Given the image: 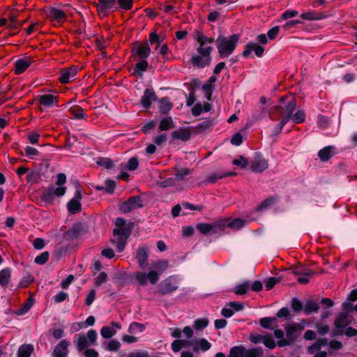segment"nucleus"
Listing matches in <instances>:
<instances>
[{"instance_id": "obj_15", "label": "nucleus", "mask_w": 357, "mask_h": 357, "mask_svg": "<svg viewBox=\"0 0 357 357\" xmlns=\"http://www.w3.org/2000/svg\"><path fill=\"white\" fill-rule=\"evenodd\" d=\"M78 68L77 67H71L62 70L59 81L63 84L68 83L75 79L77 74Z\"/></svg>"}, {"instance_id": "obj_7", "label": "nucleus", "mask_w": 357, "mask_h": 357, "mask_svg": "<svg viewBox=\"0 0 357 357\" xmlns=\"http://www.w3.org/2000/svg\"><path fill=\"white\" fill-rule=\"evenodd\" d=\"M354 321L352 316L347 313H339L334 321L335 334L342 335L344 334V329L352 324Z\"/></svg>"}, {"instance_id": "obj_36", "label": "nucleus", "mask_w": 357, "mask_h": 357, "mask_svg": "<svg viewBox=\"0 0 357 357\" xmlns=\"http://www.w3.org/2000/svg\"><path fill=\"white\" fill-rule=\"evenodd\" d=\"M293 273L296 275H305V276H312L314 272L308 268L303 266L295 267L293 270Z\"/></svg>"}, {"instance_id": "obj_26", "label": "nucleus", "mask_w": 357, "mask_h": 357, "mask_svg": "<svg viewBox=\"0 0 357 357\" xmlns=\"http://www.w3.org/2000/svg\"><path fill=\"white\" fill-rule=\"evenodd\" d=\"M33 351V346L32 344H23L18 349L17 357H30Z\"/></svg>"}, {"instance_id": "obj_6", "label": "nucleus", "mask_w": 357, "mask_h": 357, "mask_svg": "<svg viewBox=\"0 0 357 357\" xmlns=\"http://www.w3.org/2000/svg\"><path fill=\"white\" fill-rule=\"evenodd\" d=\"M194 39L199 44V46L197 48V52L211 54L213 50L211 45L214 41L213 38L206 36L199 31H195L194 33Z\"/></svg>"}, {"instance_id": "obj_29", "label": "nucleus", "mask_w": 357, "mask_h": 357, "mask_svg": "<svg viewBox=\"0 0 357 357\" xmlns=\"http://www.w3.org/2000/svg\"><path fill=\"white\" fill-rule=\"evenodd\" d=\"M276 319L275 317H264L259 320L260 325L267 329H273L276 327Z\"/></svg>"}, {"instance_id": "obj_61", "label": "nucleus", "mask_w": 357, "mask_h": 357, "mask_svg": "<svg viewBox=\"0 0 357 357\" xmlns=\"http://www.w3.org/2000/svg\"><path fill=\"white\" fill-rule=\"evenodd\" d=\"M39 178V174L36 172H29L26 176V179L29 183H36Z\"/></svg>"}, {"instance_id": "obj_51", "label": "nucleus", "mask_w": 357, "mask_h": 357, "mask_svg": "<svg viewBox=\"0 0 357 357\" xmlns=\"http://www.w3.org/2000/svg\"><path fill=\"white\" fill-rule=\"evenodd\" d=\"M107 280V275L105 272H101L94 280V284L96 287L100 286L105 283Z\"/></svg>"}, {"instance_id": "obj_35", "label": "nucleus", "mask_w": 357, "mask_h": 357, "mask_svg": "<svg viewBox=\"0 0 357 357\" xmlns=\"http://www.w3.org/2000/svg\"><path fill=\"white\" fill-rule=\"evenodd\" d=\"M264 352L261 347H256L247 350L245 349V357H263Z\"/></svg>"}, {"instance_id": "obj_18", "label": "nucleus", "mask_w": 357, "mask_h": 357, "mask_svg": "<svg viewBox=\"0 0 357 357\" xmlns=\"http://www.w3.org/2000/svg\"><path fill=\"white\" fill-rule=\"evenodd\" d=\"M252 51L258 57H261L264 54V48L257 43H248L246 45L243 54L244 56L248 57Z\"/></svg>"}, {"instance_id": "obj_52", "label": "nucleus", "mask_w": 357, "mask_h": 357, "mask_svg": "<svg viewBox=\"0 0 357 357\" xmlns=\"http://www.w3.org/2000/svg\"><path fill=\"white\" fill-rule=\"evenodd\" d=\"M49 259V252H44L41 253L40 255H38L35 259L34 261L38 264H45Z\"/></svg>"}, {"instance_id": "obj_39", "label": "nucleus", "mask_w": 357, "mask_h": 357, "mask_svg": "<svg viewBox=\"0 0 357 357\" xmlns=\"http://www.w3.org/2000/svg\"><path fill=\"white\" fill-rule=\"evenodd\" d=\"M145 329L144 325L142 324H139L137 322H132L130 324L129 328H128V332L130 334H136L137 333H141L144 331Z\"/></svg>"}, {"instance_id": "obj_32", "label": "nucleus", "mask_w": 357, "mask_h": 357, "mask_svg": "<svg viewBox=\"0 0 357 357\" xmlns=\"http://www.w3.org/2000/svg\"><path fill=\"white\" fill-rule=\"evenodd\" d=\"M172 128H174V122L171 116H167L161 120L159 125V130L160 131L167 130Z\"/></svg>"}, {"instance_id": "obj_45", "label": "nucleus", "mask_w": 357, "mask_h": 357, "mask_svg": "<svg viewBox=\"0 0 357 357\" xmlns=\"http://www.w3.org/2000/svg\"><path fill=\"white\" fill-rule=\"evenodd\" d=\"M196 228L201 234H206L213 229V226L208 223H198Z\"/></svg>"}, {"instance_id": "obj_55", "label": "nucleus", "mask_w": 357, "mask_h": 357, "mask_svg": "<svg viewBox=\"0 0 357 357\" xmlns=\"http://www.w3.org/2000/svg\"><path fill=\"white\" fill-rule=\"evenodd\" d=\"M24 151L26 155L30 159H33L34 157L37 156L39 153L36 149L31 146H26Z\"/></svg>"}, {"instance_id": "obj_17", "label": "nucleus", "mask_w": 357, "mask_h": 357, "mask_svg": "<svg viewBox=\"0 0 357 357\" xmlns=\"http://www.w3.org/2000/svg\"><path fill=\"white\" fill-rule=\"evenodd\" d=\"M45 14L51 20L58 22L64 21L66 17L64 11L54 7L49 8Z\"/></svg>"}, {"instance_id": "obj_57", "label": "nucleus", "mask_w": 357, "mask_h": 357, "mask_svg": "<svg viewBox=\"0 0 357 357\" xmlns=\"http://www.w3.org/2000/svg\"><path fill=\"white\" fill-rule=\"evenodd\" d=\"M225 177V175L223 174V173H218V172H214V173H212L207 178H206V181L207 182H209V183H215L217 180L220 179V178H222Z\"/></svg>"}, {"instance_id": "obj_11", "label": "nucleus", "mask_w": 357, "mask_h": 357, "mask_svg": "<svg viewBox=\"0 0 357 357\" xmlns=\"http://www.w3.org/2000/svg\"><path fill=\"white\" fill-rule=\"evenodd\" d=\"M268 167V161L261 155H256L251 162L250 168L254 172H262Z\"/></svg>"}, {"instance_id": "obj_13", "label": "nucleus", "mask_w": 357, "mask_h": 357, "mask_svg": "<svg viewBox=\"0 0 357 357\" xmlns=\"http://www.w3.org/2000/svg\"><path fill=\"white\" fill-rule=\"evenodd\" d=\"M66 188L65 187L59 186L58 188H48L43 195V199L47 202H52L54 197L63 196L66 192Z\"/></svg>"}, {"instance_id": "obj_5", "label": "nucleus", "mask_w": 357, "mask_h": 357, "mask_svg": "<svg viewBox=\"0 0 357 357\" xmlns=\"http://www.w3.org/2000/svg\"><path fill=\"white\" fill-rule=\"evenodd\" d=\"M98 339V333L90 329L86 334L78 333L75 335L73 343L78 351H82L90 346L95 345Z\"/></svg>"}, {"instance_id": "obj_38", "label": "nucleus", "mask_w": 357, "mask_h": 357, "mask_svg": "<svg viewBox=\"0 0 357 357\" xmlns=\"http://www.w3.org/2000/svg\"><path fill=\"white\" fill-rule=\"evenodd\" d=\"M277 200L275 197H270L263 201L257 208V211H263L272 206Z\"/></svg>"}, {"instance_id": "obj_58", "label": "nucleus", "mask_w": 357, "mask_h": 357, "mask_svg": "<svg viewBox=\"0 0 357 357\" xmlns=\"http://www.w3.org/2000/svg\"><path fill=\"white\" fill-rule=\"evenodd\" d=\"M97 164L103 166L107 169H110L113 167V162L109 158H102L97 161Z\"/></svg>"}, {"instance_id": "obj_53", "label": "nucleus", "mask_w": 357, "mask_h": 357, "mask_svg": "<svg viewBox=\"0 0 357 357\" xmlns=\"http://www.w3.org/2000/svg\"><path fill=\"white\" fill-rule=\"evenodd\" d=\"M263 344L269 349H274L276 347V344L271 335H265Z\"/></svg>"}, {"instance_id": "obj_16", "label": "nucleus", "mask_w": 357, "mask_h": 357, "mask_svg": "<svg viewBox=\"0 0 357 357\" xmlns=\"http://www.w3.org/2000/svg\"><path fill=\"white\" fill-rule=\"evenodd\" d=\"M69 344L70 343L68 340H61L52 352L53 357H67Z\"/></svg>"}, {"instance_id": "obj_43", "label": "nucleus", "mask_w": 357, "mask_h": 357, "mask_svg": "<svg viewBox=\"0 0 357 357\" xmlns=\"http://www.w3.org/2000/svg\"><path fill=\"white\" fill-rule=\"evenodd\" d=\"M121 346V342L114 339L107 343L106 349L109 351H116L120 349Z\"/></svg>"}, {"instance_id": "obj_62", "label": "nucleus", "mask_w": 357, "mask_h": 357, "mask_svg": "<svg viewBox=\"0 0 357 357\" xmlns=\"http://www.w3.org/2000/svg\"><path fill=\"white\" fill-rule=\"evenodd\" d=\"M243 142V137L241 134L240 133H236L233 135V137L231 139V143L236 146H239Z\"/></svg>"}, {"instance_id": "obj_21", "label": "nucleus", "mask_w": 357, "mask_h": 357, "mask_svg": "<svg viewBox=\"0 0 357 357\" xmlns=\"http://www.w3.org/2000/svg\"><path fill=\"white\" fill-rule=\"evenodd\" d=\"M31 63V59L29 57L17 60L15 63V73L17 75L22 73L26 69L28 68Z\"/></svg>"}, {"instance_id": "obj_14", "label": "nucleus", "mask_w": 357, "mask_h": 357, "mask_svg": "<svg viewBox=\"0 0 357 357\" xmlns=\"http://www.w3.org/2000/svg\"><path fill=\"white\" fill-rule=\"evenodd\" d=\"M148 249L145 247L139 248L136 252V259L141 269H145L149 264Z\"/></svg>"}, {"instance_id": "obj_63", "label": "nucleus", "mask_w": 357, "mask_h": 357, "mask_svg": "<svg viewBox=\"0 0 357 357\" xmlns=\"http://www.w3.org/2000/svg\"><path fill=\"white\" fill-rule=\"evenodd\" d=\"M84 353V356L85 357H98V352L93 349H86L84 351H82Z\"/></svg>"}, {"instance_id": "obj_47", "label": "nucleus", "mask_w": 357, "mask_h": 357, "mask_svg": "<svg viewBox=\"0 0 357 357\" xmlns=\"http://www.w3.org/2000/svg\"><path fill=\"white\" fill-rule=\"evenodd\" d=\"M209 324L207 319H197L194 321L193 327L196 330H202L205 328Z\"/></svg>"}, {"instance_id": "obj_33", "label": "nucleus", "mask_w": 357, "mask_h": 357, "mask_svg": "<svg viewBox=\"0 0 357 357\" xmlns=\"http://www.w3.org/2000/svg\"><path fill=\"white\" fill-rule=\"evenodd\" d=\"M319 309V304L312 301H309L305 303V305L304 307V312L306 314H310L312 312H317Z\"/></svg>"}, {"instance_id": "obj_10", "label": "nucleus", "mask_w": 357, "mask_h": 357, "mask_svg": "<svg viewBox=\"0 0 357 357\" xmlns=\"http://www.w3.org/2000/svg\"><path fill=\"white\" fill-rule=\"evenodd\" d=\"M142 206L143 204L140 197L134 196L122 203L120 206V210L123 213H126Z\"/></svg>"}, {"instance_id": "obj_64", "label": "nucleus", "mask_w": 357, "mask_h": 357, "mask_svg": "<svg viewBox=\"0 0 357 357\" xmlns=\"http://www.w3.org/2000/svg\"><path fill=\"white\" fill-rule=\"evenodd\" d=\"M128 357H151L149 353L146 351H135L129 354Z\"/></svg>"}, {"instance_id": "obj_31", "label": "nucleus", "mask_w": 357, "mask_h": 357, "mask_svg": "<svg viewBox=\"0 0 357 357\" xmlns=\"http://www.w3.org/2000/svg\"><path fill=\"white\" fill-rule=\"evenodd\" d=\"M11 275V271L9 268H4L0 271V284L3 287L7 286Z\"/></svg>"}, {"instance_id": "obj_20", "label": "nucleus", "mask_w": 357, "mask_h": 357, "mask_svg": "<svg viewBox=\"0 0 357 357\" xmlns=\"http://www.w3.org/2000/svg\"><path fill=\"white\" fill-rule=\"evenodd\" d=\"M156 100V95L153 90L146 89L144 93V96L141 99V104L144 108H149L151 107L152 101Z\"/></svg>"}, {"instance_id": "obj_41", "label": "nucleus", "mask_w": 357, "mask_h": 357, "mask_svg": "<svg viewBox=\"0 0 357 357\" xmlns=\"http://www.w3.org/2000/svg\"><path fill=\"white\" fill-rule=\"evenodd\" d=\"M70 112L76 119H85L86 115L84 114V109L80 107H74L70 108Z\"/></svg>"}, {"instance_id": "obj_27", "label": "nucleus", "mask_w": 357, "mask_h": 357, "mask_svg": "<svg viewBox=\"0 0 357 357\" xmlns=\"http://www.w3.org/2000/svg\"><path fill=\"white\" fill-rule=\"evenodd\" d=\"M114 238L112 239V243L114 244H116L117 250L119 252H121L123 251L125 246L127 243V239L128 238L123 237V236H114Z\"/></svg>"}, {"instance_id": "obj_1", "label": "nucleus", "mask_w": 357, "mask_h": 357, "mask_svg": "<svg viewBox=\"0 0 357 357\" xmlns=\"http://www.w3.org/2000/svg\"><path fill=\"white\" fill-rule=\"evenodd\" d=\"M296 108V102L295 99L289 100L284 106H275L274 109L280 113V121L275 128V133L278 135L282 131L284 126L291 120L294 123H303L305 119V114L303 110L298 109L295 114H293Z\"/></svg>"}, {"instance_id": "obj_44", "label": "nucleus", "mask_w": 357, "mask_h": 357, "mask_svg": "<svg viewBox=\"0 0 357 357\" xmlns=\"http://www.w3.org/2000/svg\"><path fill=\"white\" fill-rule=\"evenodd\" d=\"M249 288V282H245L243 284L237 285L234 288V292L237 295H243L248 291Z\"/></svg>"}, {"instance_id": "obj_23", "label": "nucleus", "mask_w": 357, "mask_h": 357, "mask_svg": "<svg viewBox=\"0 0 357 357\" xmlns=\"http://www.w3.org/2000/svg\"><path fill=\"white\" fill-rule=\"evenodd\" d=\"M116 0H98V3L97 4V10L100 14H102L105 15L106 14V11L110 8H112Z\"/></svg>"}, {"instance_id": "obj_8", "label": "nucleus", "mask_w": 357, "mask_h": 357, "mask_svg": "<svg viewBox=\"0 0 357 357\" xmlns=\"http://www.w3.org/2000/svg\"><path fill=\"white\" fill-rule=\"evenodd\" d=\"M178 287V280L175 276H169L163 280L159 284L160 292L168 294L176 291Z\"/></svg>"}, {"instance_id": "obj_28", "label": "nucleus", "mask_w": 357, "mask_h": 357, "mask_svg": "<svg viewBox=\"0 0 357 357\" xmlns=\"http://www.w3.org/2000/svg\"><path fill=\"white\" fill-rule=\"evenodd\" d=\"M172 103L169 98H163L159 100L160 112L162 114L168 113L172 108Z\"/></svg>"}, {"instance_id": "obj_48", "label": "nucleus", "mask_w": 357, "mask_h": 357, "mask_svg": "<svg viewBox=\"0 0 357 357\" xmlns=\"http://www.w3.org/2000/svg\"><path fill=\"white\" fill-rule=\"evenodd\" d=\"M188 340H176L172 343V349L174 352H178L182 347L188 346L186 344Z\"/></svg>"}, {"instance_id": "obj_24", "label": "nucleus", "mask_w": 357, "mask_h": 357, "mask_svg": "<svg viewBox=\"0 0 357 357\" xmlns=\"http://www.w3.org/2000/svg\"><path fill=\"white\" fill-rule=\"evenodd\" d=\"M39 100L42 105L46 107H50L56 104L57 98L52 94H45L40 96Z\"/></svg>"}, {"instance_id": "obj_50", "label": "nucleus", "mask_w": 357, "mask_h": 357, "mask_svg": "<svg viewBox=\"0 0 357 357\" xmlns=\"http://www.w3.org/2000/svg\"><path fill=\"white\" fill-rule=\"evenodd\" d=\"M232 164L234 165H237V166L240 167L242 169H244V168L248 167L249 162H248V160L247 158H245L243 155H241L239 157V158L234 159L232 161Z\"/></svg>"}, {"instance_id": "obj_42", "label": "nucleus", "mask_w": 357, "mask_h": 357, "mask_svg": "<svg viewBox=\"0 0 357 357\" xmlns=\"http://www.w3.org/2000/svg\"><path fill=\"white\" fill-rule=\"evenodd\" d=\"M319 157L321 161H327L331 157V147H325L320 150L318 153Z\"/></svg>"}, {"instance_id": "obj_19", "label": "nucleus", "mask_w": 357, "mask_h": 357, "mask_svg": "<svg viewBox=\"0 0 357 357\" xmlns=\"http://www.w3.org/2000/svg\"><path fill=\"white\" fill-rule=\"evenodd\" d=\"M191 137V130L188 128H181L172 132V139H180L186 142Z\"/></svg>"}, {"instance_id": "obj_60", "label": "nucleus", "mask_w": 357, "mask_h": 357, "mask_svg": "<svg viewBox=\"0 0 357 357\" xmlns=\"http://www.w3.org/2000/svg\"><path fill=\"white\" fill-rule=\"evenodd\" d=\"M291 307L296 312H300L303 308L301 302L296 298L292 299Z\"/></svg>"}, {"instance_id": "obj_56", "label": "nucleus", "mask_w": 357, "mask_h": 357, "mask_svg": "<svg viewBox=\"0 0 357 357\" xmlns=\"http://www.w3.org/2000/svg\"><path fill=\"white\" fill-rule=\"evenodd\" d=\"M121 9L128 10L132 8L133 0H118Z\"/></svg>"}, {"instance_id": "obj_2", "label": "nucleus", "mask_w": 357, "mask_h": 357, "mask_svg": "<svg viewBox=\"0 0 357 357\" xmlns=\"http://www.w3.org/2000/svg\"><path fill=\"white\" fill-rule=\"evenodd\" d=\"M169 266L167 260H159L151 264L150 270L146 272L137 271L133 274V278L141 285H146L149 282L151 284H155L158 280L160 275L165 271Z\"/></svg>"}, {"instance_id": "obj_49", "label": "nucleus", "mask_w": 357, "mask_h": 357, "mask_svg": "<svg viewBox=\"0 0 357 357\" xmlns=\"http://www.w3.org/2000/svg\"><path fill=\"white\" fill-rule=\"evenodd\" d=\"M33 305V299L29 298L26 302L22 305V307L19 309L17 312V314L19 315H22L26 312H27L31 307Z\"/></svg>"}, {"instance_id": "obj_34", "label": "nucleus", "mask_w": 357, "mask_h": 357, "mask_svg": "<svg viewBox=\"0 0 357 357\" xmlns=\"http://www.w3.org/2000/svg\"><path fill=\"white\" fill-rule=\"evenodd\" d=\"M68 209L69 212L72 214H75L77 212L79 211L81 209V204L80 202L77 199H72L68 203Z\"/></svg>"}, {"instance_id": "obj_40", "label": "nucleus", "mask_w": 357, "mask_h": 357, "mask_svg": "<svg viewBox=\"0 0 357 357\" xmlns=\"http://www.w3.org/2000/svg\"><path fill=\"white\" fill-rule=\"evenodd\" d=\"M245 225V220L241 218H236L228 223V227L235 230L242 228Z\"/></svg>"}, {"instance_id": "obj_25", "label": "nucleus", "mask_w": 357, "mask_h": 357, "mask_svg": "<svg viewBox=\"0 0 357 357\" xmlns=\"http://www.w3.org/2000/svg\"><path fill=\"white\" fill-rule=\"evenodd\" d=\"M132 228V224H130V225H126V227L115 228L113 230V234L114 236H121L128 238L131 234Z\"/></svg>"}, {"instance_id": "obj_22", "label": "nucleus", "mask_w": 357, "mask_h": 357, "mask_svg": "<svg viewBox=\"0 0 357 357\" xmlns=\"http://www.w3.org/2000/svg\"><path fill=\"white\" fill-rule=\"evenodd\" d=\"M134 51L135 52L136 55L143 59H145L149 57L151 52V48L149 46L148 43L145 42L142 44H138L135 47Z\"/></svg>"}, {"instance_id": "obj_30", "label": "nucleus", "mask_w": 357, "mask_h": 357, "mask_svg": "<svg viewBox=\"0 0 357 357\" xmlns=\"http://www.w3.org/2000/svg\"><path fill=\"white\" fill-rule=\"evenodd\" d=\"M245 348L241 346H235L231 348L227 357H245Z\"/></svg>"}, {"instance_id": "obj_3", "label": "nucleus", "mask_w": 357, "mask_h": 357, "mask_svg": "<svg viewBox=\"0 0 357 357\" xmlns=\"http://www.w3.org/2000/svg\"><path fill=\"white\" fill-rule=\"evenodd\" d=\"M239 36L234 34L227 38L220 36L217 40V48L221 57H228L236 48Z\"/></svg>"}, {"instance_id": "obj_4", "label": "nucleus", "mask_w": 357, "mask_h": 357, "mask_svg": "<svg viewBox=\"0 0 357 357\" xmlns=\"http://www.w3.org/2000/svg\"><path fill=\"white\" fill-rule=\"evenodd\" d=\"M304 325L301 323H292L285 326L286 338L278 341V347H282L290 345L301 335L304 330Z\"/></svg>"}, {"instance_id": "obj_37", "label": "nucleus", "mask_w": 357, "mask_h": 357, "mask_svg": "<svg viewBox=\"0 0 357 357\" xmlns=\"http://www.w3.org/2000/svg\"><path fill=\"white\" fill-rule=\"evenodd\" d=\"M116 334V331L109 326H103L100 330V335L105 339L112 337Z\"/></svg>"}, {"instance_id": "obj_46", "label": "nucleus", "mask_w": 357, "mask_h": 357, "mask_svg": "<svg viewBox=\"0 0 357 357\" xmlns=\"http://www.w3.org/2000/svg\"><path fill=\"white\" fill-rule=\"evenodd\" d=\"M190 173L191 170L185 167L177 169L174 175L178 181H182L184 179L185 176L189 175Z\"/></svg>"}, {"instance_id": "obj_59", "label": "nucleus", "mask_w": 357, "mask_h": 357, "mask_svg": "<svg viewBox=\"0 0 357 357\" xmlns=\"http://www.w3.org/2000/svg\"><path fill=\"white\" fill-rule=\"evenodd\" d=\"M116 188V183L112 180L105 181V190L109 193H112Z\"/></svg>"}, {"instance_id": "obj_9", "label": "nucleus", "mask_w": 357, "mask_h": 357, "mask_svg": "<svg viewBox=\"0 0 357 357\" xmlns=\"http://www.w3.org/2000/svg\"><path fill=\"white\" fill-rule=\"evenodd\" d=\"M197 52V54H194L190 59L191 64L199 68L209 66L211 61V54L200 52Z\"/></svg>"}, {"instance_id": "obj_54", "label": "nucleus", "mask_w": 357, "mask_h": 357, "mask_svg": "<svg viewBox=\"0 0 357 357\" xmlns=\"http://www.w3.org/2000/svg\"><path fill=\"white\" fill-rule=\"evenodd\" d=\"M264 337L265 335H259L257 333H251L249 340L254 344H258L259 342H263Z\"/></svg>"}, {"instance_id": "obj_12", "label": "nucleus", "mask_w": 357, "mask_h": 357, "mask_svg": "<svg viewBox=\"0 0 357 357\" xmlns=\"http://www.w3.org/2000/svg\"><path fill=\"white\" fill-rule=\"evenodd\" d=\"M186 344L188 347H192V349L196 352H199L200 350L207 351L211 347V344L204 338H197L193 340L187 341Z\"/></svg>"}]
</instances>
